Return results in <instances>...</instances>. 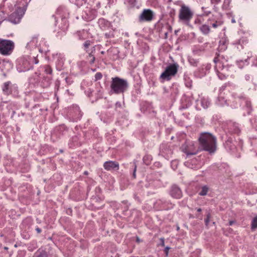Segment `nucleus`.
Masks as SVG:
<instances>
[{
    "instance_id": "nucleus-15",
    "label": "nucleus",
    "mask_w": 257,
    "mask_h": 257,
    "mask_svg": "<svg viewBox=\"0 0 257 257\" xmlns=\"http://www.w3.org/2000/svg\"><path fill=\"white\" fill-rule=\"evenodd\" d=\"M222 23L223 22L220 20H216L215 22H213L212 24L210 23V24L214 28H216L218 26L222 25Z\"/></svg>"
},
{
    "instance_id": "nucleus-7",
    "label": "nucleus",
    "mask_w": 257,
    "mask_h": 257,
    "mask_svg": "<svg viewBox=\"0 0 257 257\" xmlns=\"http://www.w3.org/2000/svg\"><path fill=\"white\" fill-rule=\"evenodd\" d=\"M153 12L151 10H144L139 17V20L140 22L151 21L153 19Z\"/></svg>"
},
{
    "instance_id": "nucleus-30",
    "label": "nucleus",
    "mask_w": 257,
    "mask_h": 257,
    "mask_svg": "<svg viewBox=\"0 0 257 257\" xmlns=\"http://www.w3.org/2000/svg\"><path fill=\"white\" fill-rule=\"evenodd\" d=\"M49 70V69H46V71L48 72V71Z\"/></svg>"
},
{
    "instance_id": "nucleus-13",
    "label": "nucleus",
    "mask_w": 257,
    "mask_h": 257,
    "mask_svg": "<svg viewBox=\"0 0 257 257\" xmlns=\"http://www.w3.org/2000/svg\"><path fill=\"white\" fill-rule=\"evenodd\" d=\"M209 190V188L206 186H204L202 187L201 191L199 192V195L201 196L206 195Z\"/></svg>"
},
{
    "instance_id": "nucleus-26",
    "label": "nucleus",
    "mask_w": 257,
    "mask_h": 257,
    "mask_svg": "<svg viewBox=\"0 0 257 257\" xmlns=\"http://www.w3.org/2000/svg\"><path fill=\"white\" fill-rule=\"evenodd\" d=\"M231 22H232V23H235V20H234V19H232Z\"/></svg>"
},
{
    "instance_id": "nucleus-8",
    "label": "nucleus",
    "mask_w": 257,
    "mask_h": 257,
    "mask_svg": "<svg viewBox=\"0 0 257 257\" xmlns=\"http://www.w3.org/2000/svg\"><path fill=\"white\" fill-rule=\"evenodd\" d=\"M18 12H21V15H18L17 13H13L10 17V21L14 24L19 23L24 14V11L21 9H19Z\"/></svg>"
},
{
    "instance_id": "nucleus-18",
    "label": "nucleus",
    "mask_w": 257,
    "mask_h": 257,
    "mask_svg": "<svg viewBox=\"0 0 257 257\" xmlns=\"http://www.w3.org/2000/svg\"><path fill=\"white\" fill-rule=\"evenodd\" d=\"M88 59H89L90 62L92 63L94 62L95 58L92 55L90 54L88 56Z\"/></svg>"
},
{
    "instance_id": "nucleus-22",
    "label": "nucleus",
    "mask_w": 257,
    "mask_h": 257,
    "mask_svg": "<svg viewBox=\"0 0 257 257\" xmlns=\"http://www.w3.org/2000/svg\"><path fill=\"white\" fill-rule=\"evenodd\" d=\"M220 0H211V3L214 4H216L218 3Z\"/></svg>"
},
{
    "instance_id": "nucleus-16",
    "label": "nucleus",
    "mask_w": 257,
    "mask_h": 257,
    "mask_svg": "<svg viewBox=\"0 0 257 257\" xmlns=\"http://www.w3.org/2000/svg\"><path fill=\"white\" fill-rule=\"evenodd\" d=\"M10 84V83L9 82H6L4 84V85L3 86V90L6 93H8V90H9Z\"/></svg>"
},
{
    "instance_id": "nucleus-27",
    "label": "nucleus",
    "mask_w": 257,
    "mask_h": 257,
    "mask_svg": "<svg viewBox=\"0 0 257 257\" xmlns=\"http://www.w3.org/2000/svg\"><path fill=\"white\" fill-rule=\"evenodd\" d=\"M51 72H52V70L50 69H49V70L48 71V73H51Z\"/></svg>"
},
{
    "instance_id": "nucleus-31",
    "label": "nucleus",
    "mask_w": 257,
    "mask_h": 257,
    "mask_svg": "<svg viewBox=\"0 0 257 257\" xmlns=\"http://www.w3.org/2000/svg\"><path fill=\"white\" fill-rule=\"evenodd\" d=\"M5 249H8V247H5Z\"/></svg>"
},
{
    "instance_id": "nucleus-2",
    "label": "nucleus",
    "mask_w": 257,
    "mask_h": 257,
    "mask_svg": "<svg viewBox=\"0 0 257 257\" xmlns=\"http://www.w3.org/2000/svg\"><path fill=\"white\" fill-rule=\"evenodd\" d=\"M128 84L126 80L118 77L112 78L111 89L116 93H123L127 89Z\"/></svg>"
},
{
    "instance_id": "nucleus-19",
    "label": "nucleus",
    "mask_w": 257,
    "mask_h": 257,
    "mask_svg": "<svg viewBox=\"0 0 257 257\" xmlns=\"http://www.w3.org/2000/svg\"><path fill=\"white\" fill-rule=\"evenodd\" d=\"M102 77V75L100 73H97L95 75V78L96 80H99Z\"/></svg>"
},
{
    "instance_id": "nucleus-17",
    "label": "nucleus",
    "mask_w": 257,
    "mask_h": 257,
    "mask_svg": "<svg viewBox=\"0 0 257 257\" xmlns=\"http://www.w3.org/2000/svg\"><path fill=\"white\" fill-rule=\"evenodd\" d=\"M252 228H257V217H255L252 220Z\"/></svg>"
},
{
    "instance_id": "nucleus-23",
    "label": "nucleus",
    "mask_w": 257,
    "mask_h": 257,
    "mask_svg": "<svg viewBox=\"0 0 257 257\" xmlns=\"http://www.w3.org/2000/svg\"><path fill=\"white\" fill-rule=\"evenodd\" d=\"M234 223V222L233 221H229V225H232Z\"/></svg>"
},
{
    "instance_id": "nucleus-6",
    "label": "nucleus",
    "mask_w": 257,
    "mask_h": 257,
    "mask_svg": "<svg viewBox=\"0 0 257 257\" xmlns=\"http://www.w3.org/2000/svg\"><path fill=\"white\" fill-rule=\"evenodd\" d=\"M192 16V14L190 9L185 6H182L180 10L179 18L183 21H189Z\"/></svg>"
},
{
    "instance_id": "nucleus-24",
    "label": "nucleus",
    "mask_w": 257,
    "mask_h": 257,
    "mask_svg": "<svg viewBox=\"0 0 257 257\" xmlns=\"http://www.w3.org/2000/svg\"><path fill=\"white\" fill-rule=\"evenodd\" d=\"M36 230H37V232L39 233H40L41 232V229L39 228H37Z\"/></svg>"
},
{
    "instance_id": "nucleus-14",
    "label": "nucleus",
    "mask_w": 257,
    "mask_h": 257,
    "mask_svg": "<svg viewBox=\"0 0 257 257\" xmlns=\"http://www.w3.org/2000/svg\"><path fill=\"white\" fill-rule=\"evenodd\" d=\"M200 30L203 33L207 34L209 32L210 29L208 26L204 25L200 27Z\"/></svg>"
},
{
    "instance_id": "nucleus-1",
    "label": "nucleus",
    "mask_w": 257,
    "mask_h": 257,
    "mask_svg": "<svg viewBox=\"0 0 257 257\" xmlns=\"http://www.w3.org/2000/svg\"><path fill=\"white\" fill-rule=\"evenodd\" d=\"M201 150L214 153L216 150V140L210 134H202L199 138Z\"/></svg>"
},
{
    "instance_id": "nucleus-28",
    "label": "nucleus",
    "mask_w": 257,
    "mask_h": 257,
    "mask_svg": "<svg viewBox=\"0 0 257 257\" xmlns=\"http://www.w3.org/2000/svg\"><path fill=\"white\" fill-rule=\"evenodd\" d=\"M201 211V208H198L197 209V211H198V212H200Z\"/></svg>"
},
{
    "instance_id": "nucleus-29",
    "label": "nucleus",
    "mask_w": 257,
    "mask_h": 257,
    "mask_svg": "<svg viewBox=\"0 0 257 257\" xmlns=\"http://www.w3.org/2000/svg\"><path fill=\"white\" fill-rule=\"evenodd\" d=\"M135 171H136V169L135 170V171H134V176L135 177Z\"/></svg>"
},
{
    "instance_id": "nucleus-12",
    "label": "nucleus",
    "mask_w": 257,
    "mask_h": 257,
    "mask_svg": "<svg viewBox=\"0 0 257 257\" xmlns=\"http://www.w3.org/2000/svg\"><path fill=\"white\" fill-rule=\"evenodd\" d=\"M33 257H47V255L46 251L39 250L35 253Z\"/></svg>"
},
{
    "instance_id": "nucleus-11",
    "label": "nucleus",
    "mask_w": 257,
    "mask_h": 257,
    "mask_svg": "<svg viewBox=\"0 0 257 257\" xmlns=\"http://www.w3.org/2000/svg\"><path fill=\"white\" fill-rule=\"evenodd\" d=\"M195 160H192L191 162L187 161L186 162H185V164L187 167L194 169H197L199 167L194 164V163H195Z\"/></svg>"
},
{
    "instance_id": "nucleus-21",
    "label": "nucleus",
    "mask_w": 257,
    "mask_h": 257,
    "mask_svg": "<svg viewBox=\"0 0 257 257\" xmlns=\"http://www.w3.org/2000/svg\"><path fill=\"white\" fill-rule=\"evenodd\" d=\"M89 45H90V43H89V42H88V41L85 42V43L84 44V46L85 48H88Z\"/></svg>"
},
{
    "instance_id": "nucleus-10",
    "label": "nucleus",
    "mask_w": 257,
    "mask_h": 257,
    "mask_svg": "<svg viewBox=\"0 0 257 257\" xmlns=\"http://www.w3.org/2000/svg\"><path fill=\"white\" fill-rule=\"evenodd\" d=\"M171 195L174 198H179L182 196V192L177 186H173L171 191Z\"/></svg>"
},
{
    "instance_id": "nucleus-3",
    "label": "nucleus",
    "mask_w": 257,
    "mask_h": 257,
    "mask_svg": "<svg viewBox=\"0 0 257 257\" xmlns=\"http://www.w3.org/2000/svg\"><path fill=\"white\" fill-rule=\"evenodd\" d=\"M181 149L187 155H195L201 151L200 147L198 146L197 144L193 142H187L182 146Z\"/></svg>"
},
{
    "instance_id": "nucleus-5",
    "label": "nucleus",
    "mask_w": 257,
    "mask_h": 257,
    "mask_svg": "<svg viewBox=\"0 0 257 257\" xmlns=\"http://www.w3.org/2000/svg\"><path fill=\"white\" fill-rule=\"evenodd\" d=\"M178 70V65L174 64L168 66L160 77L164 80H169L172 76L176 74Z\"/></svg>"
},
{
    "instance_id": "nucleus-9",
    "label": "nucleus",
    "mask_w": 257,
    "mask_h": 257,
    "mask_svg": "<svg viewBox=\"0 0 257 257\" xmlns=\"http://www.w3.org/2000/svg\"><path fill=\"white\" fill-rule=\"evenodd\" d=\"M103 166L107 170H116L118 169V164L112 161L106 162Z\"/></svg>"
},
{
    "instance_id": "nucleus-4",
    "label": "nucleus",
    "mask_w": 257,
    "mask_h": 257,
    "mask_svg": "<svg viewBox=\"0 0 257 257\" xmlns=\"http://www.w3.org/2000/svg\"><path fill=\"white\" fill-rule=\"evenodd\" d=\"M14 48V43L10 40L0 39V53L4 55L10 54Z\"/></svg>"
},
{
    "instance_id": "nucleus-25",
    "label": "nucleus",
    "mask_w": 257,
    "mask_h": 257,
    "mask_svg": "<svg viewBox=\"0 0 257 257\" xmlns=\"http://www.w3.org/2000/svg\"><path fill=\"white\" fill-rule=\"evenodd\" d=\"M202 105H203V107H204V108L207 107L208 106L207 103H206V105H205V106L203 105V104H202Z\"/></svg>"
},
{
    "instance_id": "nucleus-20",
    "label": "nucleus",
    "mask_w": 257,
    "mask_h": 257,
    "mask_svg": "<svg viewBox=\"0 0 257 257\" xmlns=\"http://www.w3.org/2000/svg\"><path fill=\"white\" fill-rule=\"evenodd\" d=\"M210 218V214H208L207 215L206 219L205 220V224H206V225H207L208 224L209 222Z\"/></svg>"
}]
</instances>
